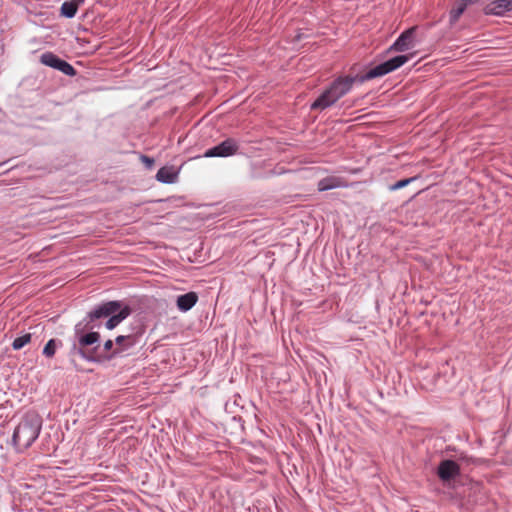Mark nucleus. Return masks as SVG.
<instances>
[{
    "mask_svg": "<svg viewBox=\"0 0 512 512\" xmlns=\"http://www.w3.org/2000/svg\"><path fill=\"white\" fill-rule=\"evenodd\" d=\"M409 59L410 57L407 55H398L375 66L364 75L339 77L333 81L329 88L335 95V98L339 100L352 89L355 82L364 83L365 81L384 76L404 65Z\"/></svg>",
    "mask_w": 512,
    "mask_h": 512,
    "instance_id": "nucleus-1",
    "label": "nucleus"
},
{
    "mask_svg": "<svg viewBox=\"0 0 512 512\" xmlns=\"http://www.w3.org/2000/svg\"><path fill=\"white\" fill-rule=\"evenodd\" d=\"M131 313V309L128 306L122 307L120 301H108L96 306L91 310L84 321H86L83 329L92 330L96 327L93 322L100 318H109L105 324L109 330L114 329L124 319H126Z\"/></svg>",
    "mask_w": 512,
    "mask_h": 512,
    "instance_id": "nucleus-2",
    "label": "nucleus"
},
{
    "mask_svg": "<svg viewBox=\"0 0 512 512\" xmlns=\"http://www.w3.org/2000/svg\"><path fill=\"white\" fill-rule=\"evenodd\" d=\"M41 419L36 413H27L15 428L12 442L18 448H29L38 438Z\"/></svg>",
    "mask_w": 512,
    "mask_h": 512,
    "instance_id": "nucleus-3",
    "label": "nucleus"
},
{
    "mask_svg": "<svg viewBox=\"0 0 512 512\" xmlns=\"http://www.w3.org/2000/svg\"><path fill=\"white\" fill-rule=\"evenodd\" d=\"M100 340V334L98 332H89L81 335L78 338V346L76 344L72 347V353L78 354L80 357L87 361H96L97 356L95 355L98 347H95L93 351H86L84 347L93 345Z\"/></svg>",
    "mask_w": 512,
    "mask_h": 512,
    "instance_id": "nucleus-4",
    "label": "nucleus"
},
{
    "mask_svg": "<svg viewBox=\"0 0 512 512\" xmlns=\"http://www.w3.org/2000/svg\"><path fill=\"white\" fill-rule=\"evenodd\" d=\"M40 62L48 67L61 71L67 76H75V68L67 61L60 59L52 52H45L40 56Z\"/></svg>",
    "mask_w": 512,
    "mask_h": 512,
    "instance_id": "nucleus-5",
    "label": "nucleus"
},
{
    "mask_svg": "<svg viewBox=\"0 0 512 512\" xmlns=\"http://www.w3.org/2000/svg\"><path fill=\"white\" fill-rule=\"evenodd\" d=\"M238 149V141L233 138H228L222 141L220 144L206 150L204 157H229L235 155L238 152Z\"/></svg>",
    "mask_w": 512,
    "mask_h": 512,
    "instance_id": "nucleus-6",
    "label": "nucleus"
},
{
    "mask_svg": "<svg viewBox=\"0 0 512 512\" xmlns=\"http://www.w3.org/2000/svg\"><path fill=\"white\" fill-rule=\"evenodd\" d=\"M460 474L459 465L453 460H443L440 462L437 475L443 483H449Z\"/></svg>",
    "mask_w": 512,
    "mask_h": 512,
    "instance_id": "nucleus-7",
    "label": "nucleus"
},
{
    "mask_svg": "<svg viewBox=\"0 0 512 512\" xmlns=\"http://www.w3.org/2000/svg\"><path fill=\"white\" fill-rule=\"evenodd\" d=\"M416 31V27H412L404 31L400 34V36L396 39L393 45L390 47V50L404 52L414 47V34Z\"/></svg>",
    "mask_w": 512,
    "mask_h": 512,
    "instance_id": "nucleus-8",
    "label": "nucleus"
},
{
    "mask_svg": "<svg viewBox=\"0 0 512 512\" xmlns=\"http://www.w3.org/2000/svg\"><path fill=\"white\" fill-rule=\"evenodd\" d=\"M485 14L487 15H503L512 11V0H495L486 5Z\"/></svg>",
    "mask_w": 512,
    "mask_h": 512,
    "instance_id": "nucleus-9",
    "label": "nucleus"
},
{
    "mask_svg": "<svg viewBox=\"0 0 512 512\" xmlns=\"http://www.w3.org/2000/svg\"><path fill=\"white\" fill-rule=\"evenodd\" d=\"M337 98L330 90V88L326 89L312 104L311 109L313 110H324L337 102Z\"/></svg>",
    "mask_w": 512,
    "mask_h": 512,
    "instance_id": "nucleus-10",
    "label": "nucleus"
},
{
    "mask_svg": "<svg viewBox=\"0 0 512 512\" xmlns=\"http://www.w3.org/2000/svg\"><path fill=\"white\" fill-rule=\"evenodd\" d=\"M347 186H348L347 181L344 178L338 177V176H328V177L321 179L318 182V190L319 191H327V190L340 188V187H347Z\"/></svg>",
    "mask_w": 512,
    "mask_h": 512,
    "instance_id": "nucleus-11",
    "label": "nucleus"
},
{
    "mask_svg": "<svg viewBox=\"0 0 512 512\" xmlns=\"http://www.w3.org/2000/svg\"><path fill=\"white\" fill-rule=\"evenodd\" d=\"M198 301V295L195 292H188L179 295L176 300L177 308L182 312L189 311Z\"/></svg>",
    "mask_w": 512,
    "mask_h": 512,
    "instance_id": "nucleus-12",
    "label": "nucleus"
},
{
    "mask_svg": "<svg viewBox=\"0 0 512 512\" xmlns=\"http://www.w3.org/2000/svg\"><path fill=\"white\" fill-rule=\"evenodd\" d=\"M476 1L477 0H457L455 2L454 7L451 9V11L449 13L450 24L454 25L459 20L461 15L464 13V11L466 10L467 6L470 3H474Z\"/></svg>",
    "mask_w": 512,
    "mask_h": 512,
    "instance_id": "nucleus-13",
    "label": "nucleus"
},
{
    "mask_svg": "<svg viewBox=\"0 0 512 512\" xmlns=\"http://www.w3.org/2000/svg\"><path fill=\"white\" fill-rule=\"evenodd\" d=\"M177 178L178 172L173 167H161L156 174V179L165 184H172Z\"/></svg>",
    "mask_w": 512,
    "mask_h": 512,
    "instance_id": "nucleus-14",
    "label": "nucleus"
},
{
    "mask_svg": "<svg viewBox=\"0 0 512 512\" xmlns=\"http://www.w3.org/2000/svg\"><path fill=\"white\" fill-rule=\"evenodd\" d=\"M115 343L117 346H119V348H116L115 350H113V352H112L111 356H109V358L132 347L135 344V339L131 335H128V336L120 335V336L116 337Z\"/></svg>",
    "mask_w": 512,
    "mask_h": 512,
    "instance_id": "nucleus-15",
    "label": "nucleus"
},
{
    "mask_svg": "<svg viewBox=\"0 0 512 512\" xmlns=\"http://www.w3.org/2000/svg\"><path fill=\"white\" fill-rule=\"evenodd\" d=\"M83 1L84 0H78V3L68 1L64 2L60 8L61 16L66 18H73L77 13L78 4L82 3Z\"/></svg>",
    "mask_w": 512,
    "mask_h": 512,
    "instance_id": "nucleus-16",
    "label": "nucleus"
},
{
    "mask_svg": "<svg viewBox=\"0 0 512 512\" xmlns=\"http://www.w3.org/2000/svg\"><path fill=\"white\" fill-rule=\"evenodd\" d=\"M59 344H61L60 341L50 339L43 348V355L48 358L53 357Z\"/></svg>",
    "mask_w": 512,
    "mask_h": 512,
    "instance_id": "nucleus-17",
    "label": "nucleus"
},
{
    "mask_svg": "<svg viewBox=\"0 0 512 512\" xmlns=\"http://www.w3.org/2000/svg\"><path fill=\"white\" fill-rule=\"evenodd\" d=\"M31 341V334L26 333L14 339L12 342V348L14 350H20Z\"/></svg>",
    "mask_w": 512,
    "mask_h": 512,
    "instance_id": "nucleus-18",
    "label": "nucleus"
},
{
    "mask_svg": "<svg viewBox=\"0 0 512 512\" xmlns=\"http://www.w3.org/2000/svg\"><path fill=\"white\" fill-rule=\"evenodd\" d=\"M415 179H416V177H411V178H406V179L399 180L395 184H393L390 187V189L393 190V191L394 190L402 189L405 186H407L409 183L413 182Z\"/></svg>",
    "mask_w": 512,
    "mask_h": 512,
    "instance_id": "nucleus-19",
    "label": "nucleus"
},
{
    "mask_svg": "<svg viewBox=\"0 0 512 512\" xmlns=\"http://www.w3.org/2000/svg\"><path fill=\"white\" fill-rule=\"evenodd\" d=\"M113 345H114V343L111 339L105 341L104 346H103L104 352L107 353V352L111 351L113 348Z\"/></svg>",
    "mask_w": 512,
    "mask_h": 512,
    "instance_id": "nucleus-20",
    "label": "nucleus"
},
{
    "mask_svg": "<svg viewBox=\"0 0 512 512\" xmlns=\"http://www.w3.org/2000/svg\"><path fill=\"white\" fill-rule=\"evenodd\" d=\"M141 160L149 168L152 167L153 164H154V160L152 158L147 157V156H141Z\"/></svg>",
    "mask_w": 512,
    "mask_h": 512,
    "instance_id": "nucleus-21",
    "label": "nucleus"
},
{
    "mask_svg": "<svg viewBox=\"0 0 512 512\" xmlns=\"http://www.w3.org/2000/svg\"><path fill=\"white\" fill-rule=\"evenodd\" d=\"M80 326H81V323L76 325V327H75L76 333H78V331L80 330Z\"/></svg>",
    "mask_w": 512,
    "mask_h": 512,
    "instance_id": "nucleus-22",
    "label": "nucleus"
},
{
    "mask_svg": "<svg viewBox=\"0 0 512 512\" xmlns=\"http://www.w3.org/2000/svg\"><path fill=\"white\" fill-rule=\"evenodd\" d=\"M1 165H2V164L0 163V166H1Z\"/></svg>",
    "mask_w": 512,
    "mask_h": 512,
    "instance_id": "nucleus-23",
    "label": "nucleus"
}]
</instances>
